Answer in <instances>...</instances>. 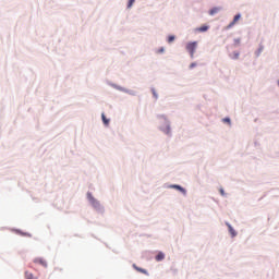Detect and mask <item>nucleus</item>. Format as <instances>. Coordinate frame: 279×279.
Wrapping results in <instances>:
<instances>
[{"instance_id":"obj_1","label":"nucleus","mask_w":279,"mask_h":279,"mask_svg":"<svg viewBox=\"0 0 279 279\" xmlns=\"http://www.w3.org/2000/svg\"><path fill=\"white\" fill-rule=\"evenodd\" d=\"M186 51L190 53L191 58L194 59L195 50L197 49V41H190L185 46Z\"/></svg>"},{"instance_id":"obj_2","label":"nucleus","mask_w":279,"mask_h":279,"mask_svg":"<svg viewBox=\"0 0 279 279\" xmlns=\"http://www.w3.org/2000/svg\"><path fill=\"white\" fill-rule=\"evenodd\" d=\"M87 198L90 202L92 206H94L95 208H98V206H100V203L96 201L90 193H87Z\"/></svg>"},{"instance_id":"obj_3","label":"nucleus","mask_w":279,"mask_h":279,"mask_svg":"<svg viewBox=\"0 0 279 279\" xmlns=\"http://www.w3.org/2000/svg\"><path fill=\"white\" fill-rule=\"evenodd\" d=\"M87 198L90 202L92 206H94L95 208H98V206H100V203L96 201L90 193H87Z\"/></svg>"},{"instance_id":"obj_4","label":"nucleus","mask_w":279,"mask_h":279,"mask_svg":"<svg viewBox=\"0 0 279 279\" xmlns=\"http://www.w3.org/2000/svg\"><path fill=\"white\" fill-rule=\"evenodd\" d=\"M87 198L90 202L92 206H94L95 208H98V206H100V203L96 201L90 193H87Z\"/></svg>"},{"instance_id":"obj_5","label":"nucleus","mask_w":279,"mask_h":279,"mask_svg":"<svg viewBox=\"0 0 279 279\" xmlns=\"http://www.w3.org/2000/svg\"><path fill=\"white\" fill-rule=\"evenodd\" d=\"M239 20H241V14H236L234 16L233 21L227 26V29H231L232 27H234V25H236Z\"/></svg>"},{"instance_id":"obj_6","label":"nucleus","mask_w":279,"mask_h":279,"mask_svg":"<svg viewBox=\"0 0 279 279\" xmlns=\"http://www.w3.org/2000/svg\"><path fill=\"white\" fill-rule=\"evenodd\" d=\"M34 263L41 265V267H44V268H47V266H48L47 262L44 258H40V257L35 258Z\"/></svg>"},{"instance_id":"obj_7","label":"nucleus","mask_w":279,"mask_h":279,"mask_svg":"<svg viewBox=\"0 0 279 279\" xmlns=\"http://www.w3.org/2000/svg\"><path fill=\"white\" fill-rule=\"evenodd\" d=\"M171 189H175L178 191H180L181 193H183L184 195H186V190H184L183 187H181L180 185H171Z\"/></svg>"},{"instance_id":"obj_8","label":"nucleus","mask_w":279,"mask_h":279,"mask_svg":"<svg viewBox=\"0 0 279 279\" xmlns=\"http://www.w3.org/2000/svg\"><path fill=\"white\" fill-rule=\"evenodd\" d=\"M227 226H228V229H229V232H230L231 236L232 238L236 236V232L233 229V227L230 223H227Z\"/></svg>"},{"instance_id":"obj_9","label":"nucleus","mask_w":279,"mask_h":279,"mask_svg":"<svg viewBox=\"0 0 279 279\" xmlns=\"http://www.w3.org/2000/svg\"><path fill=\"white\" fill-rule=\"evenodd\" d=\"M208 29H209V26L204 25V26L196 28V32L206 33Z\"/></svg>"},{"instance_id":"obj_10","label":"nucleus","mask_w":279,"mask_h":279,"mask_svg":"<svg viewBox=\"0 0 279 279\" xmlns=\"http://www.w3.org/2000/svg\"><path fill=\"white\" fill-rule=\"evenodd\" d=\"M101 120L106 126H108L110 124V120L108 118H106L105 113H101Z\"/></svg>"},{"instance_id":"obj_11","label":"nucleus","mask_w":279,"mask_h":279,"mask_svg":"<svg viewBox=\"0 0 279 279\" xmlns=\"http://www.w3.org/2000/svg\"><path fill=\"white\" fill-rule=\"evenodd\" d=\"M165 259V254L162 252H159L158 255H156V262H162Z\"/></svg>"},{"instance_id":"obj_12","label":"nucleus","mask_w":279,"mask_h":279,"mask_svg":"<svg viewBox=\"0 0 279 279\" xmlns=\"http://www.w3.org/2000/svg\"><path fill=\"white\" fill-rule=\"evenodd\" d=\"M134 269L142 274H147V270H144V268L137 267L136 265H133Z\"/></svg>"},{"instance_id":"obj_13","label":"nucleus","mask_w":279,"mask_h":279,"mask_svg":"<svg viewBox=\"0 0 279 279\" xmlns=\"http://www.w3.org/2000/svg\"><path fill=\"white\" fill-rule=\"evenodd\" d=\"M25 279H34L33 272L25 271Z\"/></svg>"},{"instance_id":"obj_14","label":"nucleus","mask_w":279,"mask_h":279,"mask_svg":"<svg viewBox=\"0 0 279 279\" xmlns=\"http://www.w3.org/2000/svg\"><path fill=\"white\" fill-rule=\"evenodd\" d=\"M219 11H220V8H215V9H213V10H210L209 14H210V15H215V14H217Z\"/></svg>"},{"instance_id":"obj_15","label":"nucleus","mask_w":279,"mask_h":279,"mask_svg":"<svg viewBox=\"0 0 279 279\" xmlns=\"http://www.w3.org/2000/svg\"><path fill=\"white\" fill-rule=\"evenodd\" d=\"M15 233H17V234H20V235H22V236H28V238L32 236L31 234H28V233H23V232H21V231H19V230H15Z\"/></svg>"},{"instance_id":"obj_16","label":"nucleus","mask_w":279,"mask_h":279,"mask_svg":"<svg viewBox=\"0 0 279 279\" xmlns=\"http://www.w3.org/2000/svg\"><path fill=\"white\" fill-rule=\"evenodd\" d=\"M174 39H175V36H174V35H170V36L168 37V43L171 44V43L174 41Z\"/></svg>"},{"instance_id":"obj_17","label":"nucleus","mask_w":279,"mask_h":279,"mask_svg":"<svg viewBox=\"0 0 279 279\" xmlns=\"http://www.w3.org/2000/svg\"><path fill=\"white\" fill-rule=\"evenodd\" d=\"M223 123L230 124V123H231V119H230V118H225V119H223Z\"/></svg>"},{"instance_id":"obj_18","label":"nucleus","mask_w":279,"mask_h":279,"mask_svg":"<svg viewBox=\"0 0 279 279\" xmlns=\"http://www.w3.org/2000/svg\"><path fill=\"white\" fill-rule=\"evenodd\" d=\"M219 193H220L221 196H226V192H225L223 189H219Z\"/></svg>"},{"instance_id":"obj_19","label":"nucleus","mask_w":279,"mask_h":279,"mask_svg":"<svg viewBox=\"0 0 279 279\" xmlns=\"http://www.w3.org/2000/svg\"><path fill=\"white\" fill-rule=\"evenodd\" d=\"M234 43H235V45H240L241 44V38L234 39Z\"/></svg>"},{"instance_id":"obj_20","label":"nucleus","mask_w":279,"mask_h":279,"mask_svg":"<svg viewBox=\"0 0 279 279\" xmlns=\"http://www.w3.org/2000/svg\"><path fill=\"white\" fill-rule=\"evenodd\" d=\"M239 56H240L239 52H234L233 53V59H239Z\"/></svg>"},{"instance_id":"obj_21","label":"nucleus","mask_w":279,"mask_h":279,"mask_svg":"<svg viewBox=\"0 0 279 279\" xmlns=\"http://www.w3.org/2000/svg\"><path fill=\"white\" fill-rule=\"evenodd\" d=\"M195 66H197V63H191V64H190V69H193V68H195Z\"/></svg>"},{"instance_id":"obj_22","label":"nucleus","mask_w":279,"mask_h":279,"mask_svg":"<svg viewBox=\"0 0 279 279\" xmlns=\"http://www.w3.org/2000/svg\"><path fill=\"white\" fill-rule=\"evenodd\" d=\"M153 95H154L155 98L158 97L157 94H156V92H155V89H153Z\"/></svg>"},{"instance_id":"obj_23","label":"nucleus","mask_w":279,"mask_h":279,"mask_svg":"<svg viewBox=\"0 0 279 279\" xmlns=\"http://www.w3.org/2000/svg\"><path fill=\"white\" fill-rule=\"evenodd\" d=\"M158 52L162 53L163 52V48H160Z\"/></svg>"},{"instance_id":"obj_24","label":"nucleus","mask_w":279,"mask_h":279,"mask_svg":"<svg viewBox=\"0 0 279 279\" xmlns=\"http://www.w3.org/2000/svg\"><path fill=\"white\" fill-rule=\"evenodd\" d=\"M278 84H279V82H278Z\"/></svg>"}]
</instances>
